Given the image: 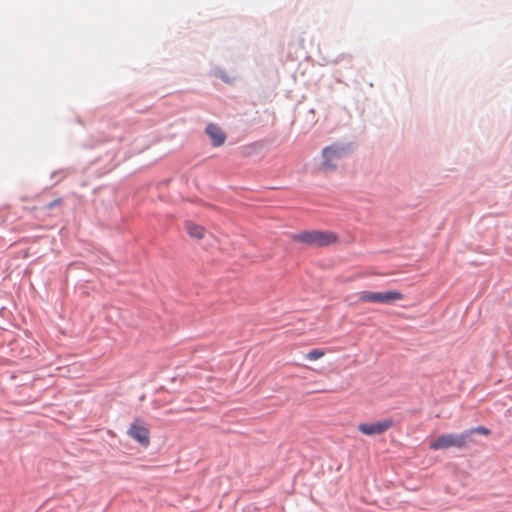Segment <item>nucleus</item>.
Wrapping results in <instances>:
<instances>
[{"mask_svg":"<svg viewBox=\"0 0 512 512\" xmlns=\"http://www.w3.org/2000/svg\"><path fill=\"white\" fill-rule=\"evenodd\" d=\"M394 426L391 418H386L375 423H361L358 430L367 436L381 435Z\"/></svg>","mask_w":512,"mask_h":512,"instance_id":"nucleus-5","label":"nucleus"},{"mask_svg":"<svg viewBox=\"0 0 512 512\" xmlns=\"http://www.w3.org/2000/svg\"><path fill=\"white\" fill-rule=\"evenodd\" d=\"M350 154V146L334 143L322 150V168L325 171H333L337 168V162Z\"/></svg>","mask_w":512,"mask_h":512,"instance_id":"nucleus-2","label":"nucleus"},{"mask_svg":"<svg viewBox=\"0 0 512 512\" xmlns=\"http://www.w3.org/2000/svg\"><path fill=\"white\" fill-rule=\"evenodd\" d=\"M61 204H62V200H61V199H56V200H54V201L49 202V203L45 206V208L49 210V209H53V208H54V207H56V206H60Z\"/></svg>","mask_w":512,"mask_h":512,"instance_id":"nucleus-11","label":"nucleus"},{"mask_svg":"<svg viewBox=\"0 0 512 512\" xmlns=\"http://www.w3.org/2000/svg\"><path fill=\"white\" fill-rule=\"evenodd\" d=\"M128 435L143 446H148L150 443L149 430L142 425L139 419H135L131 424L128 430Z\"/></svg>","mask_w":512,"mask_h":512,"instance_id":"nucleus-6","label":"nucleus"},{"mask_svg":"<svg viewBox=\"0 0 512 512\" xmlns=\"http://www.w3.org/2000/svg\"><path fill=\"white\" fill-rule=\"evenodd\" d=\"M467 444V433L444 434L431 441L429 447L431 450H443L450 447L463 448Z\"/></svg>","mask_w":512,"mask_h":512,"instance_id":"nucleus-4","label":"nucleus"},{"mask_svg":"<svg viewBox=\"0 0 512 512\" xmlns=\"http://www.w3.org/2000/svg\"><path fill=\"white\" fill-rule=\"evenodd\" d=\"M205 132L209 136L214 147H220L226 141V134L214 123L208 124L205 128Z\"/></svg>","mask_w":512,"mask_h":512,"instance_id":"nucleus-7","label":"nucleus"},{"mask_svg":"<svg viewBox=\"0 0 512 512\" xmlns=\"http://www.w3.org/2000/svg\"><path fill=\"white\" fill-rule=\"evenodd\" d=\"M291 239L310 246L325 247L336 243L338 238L333 232L313 230L292 234Z\"/></svg>","mask_w":512,"mask_h":512,"instance_id":"nucleus-1","label":"nucleus"},{"mask_svg":"<svg viewBox=\"0 0 512 512\" xmlns=\"http://www.w3.org/2000/svg\"><path fill=\"white\" fill-rule=\"evenodd\" d=\"M464 432L467 433V439L469 438L470 435H472L474 433L481 434V435H489L490 434V430L484 426H478V427L466 430Z\"/></svg>","mask_w":512,"mask_h":512,"instance_id":"nucleus-10","label":"nucleus"},{"mask_svg":"<svg viewBox=\"0 0 512 512\" xmlns=\"http://www.w3.org/2000/svg\"><path fill=\"white\" fill-rule=\"evenodd\" d=\"M325 355V351L322 350V349H313L311 351H309L306 355H305V358L309 361H315V360H318L320 358H322L323 356Z\"/></svg>","mask_w":512,"mask_h":512,"instance_id":"nucleus-9","label":"nucleus"},{"mask_svg":"<svg viewBox=\"0 0 512 512\" xmlns=\"http://www.w3.org/2000/svg\"><path fill=\"white\" fill-rule=\"evenodd\" d=\"M359 301L362 303H380L392 304L404 298L400 291L389 290L384 292L362 291L358 295Z\"/></svg>","mask_w":512,"mask_h":512,"instance_id":"nucleus-3","label":"nucleus"},{"mask_svg":"<svg viewBox=\"0 0 512 512\" xmlns=\"http://www.w3.org/2000/svg\"><path fill=\"white\" fill-rule=\"evenodd\" d=\"M185 228L187 233L196 239H202L205 235L204 227L197 225L193 222H186Z\"/></svg>","mask_w":512,"mask_h":512,"instance_id":"nucleus-8","label":"nucleus"}]
</instances>
